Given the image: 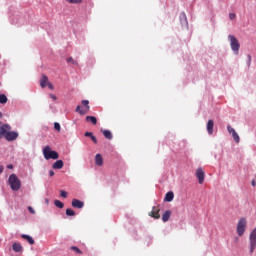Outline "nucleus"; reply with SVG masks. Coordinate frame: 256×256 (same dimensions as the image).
Wrapping results in <instances>:
<instances>
[{"mask_svg": "<svg viewBox=\"0 0 256 256\" xmlns=\"http://www.w3.org/2000/svg\"><path fill=\"white\" fill-rule=\"evenodd\" d=\"M85 137H90L91 138V136L93 135V133L92 132H85Z\"/></svg>", "mask_w": 256, "mask_h": 256, "instance_id": "obj_36", "label": "nucleus"}, {"mask_svg": "<svg viewBox=\"0 0 256 256\" xmlns=\"http://www.w3.org/2000/svg\"><path fill=\"white\" fill-rule=\"evenodd\" d=\"M82 105H84L85 109H81V106L76 107V112L80 115H87L91 107L89 106V100H83Z\"/></svg>", "mask_w": 256, "mask_h": 256, "instance_id": "obj_6", "label": "nucleus"}, {"mask_svg": "<svg viewBox=\"0 0 256 256\" xmlns=\"http://www.w3.org/2000/svg\"><path fill=\"white\" fill-rule=\"evenodd\" d=\"M102 133H103L105 139H108L109 141H111V139H113V134L111 133V131L103 130Z\"/></svg>", "mask_w": 256, "mask_h": 256, "instance_id": "obj_21", "label": "nucleus"}, {"mask_svg": "<svg viewBox=\"0 0 256 256\" xmlns=\"http://www.w3.org/2000/svg\"><path fill=\"white\" fill-rule=\"evenodd\" d=\"M8 99L7 96L5 94H0V103L2 105H5V103H7Z\"/></svg>", "mask_w": 256, "mask_h": 256, "instance_id": "obj_24", "label": "nucleus"}, {"mask_svg": "<svg viewBox=\"0 0 256 256\" xmlns=\"http://www.w3.org/2000/svg\"><path fill=\"white\" fill-rule=\"evenodd\" d=\"M0 117H3V113L0 112Z\"/></svg>", "mask_w": 256, "mask_h": 256, "instance_id": "obj_43", "label": "nucleus"}, {"mask_svg": "<svg viewBox=\"0 0 256 256\" xmlns=\"http://www.w3.org/2000/svg\"><path fill=\"white\" fill-rule=\"evenodd\" d=\"M28 211L32 213V215H35V209H33V207L29 206Z\"/></svg>", "mask_w": 256, "mask_h": 256, "instance_id": "obj_33", "label": "nucleus"}, {"mask_svg": "<svg viewBox=\"0 0 256 256\" xmlns=\"http://www.w3.org/2000/svg\"><path fill=\"white\" fill-rule=\"evenodd\" d=\"M90 139L93 141V143H95V145H97V137L92 135Z\"/></svg>", "mask_w": 256, "mask_h": 256, "instance_id": "obj_34", "label": "nucleus"}, {"mask_svg": "<svg viewBox=\"0 0 256 256\" xmlns=\"http://www.w3.org/2000/svg\"><path fill=\"white\" fill-rule=\"evenodd\" d=\"M228 39L230 40V47H231L232 51H234V53L236 55H238L239 49L241 47V44H239V40H237V38L233 35H229Z\"/></svg>", "mask_w": 256, "mask_h": 256, "instance_id": "obj_4", "label": "nucleus"}, {"mask_svg": "<svg viewBox=\"0 0 256 256\" xmlns=\"http://www.w3.org/2000/svg\"><path fill=\"white\" fill-rule=\"evenodd\" d=\"M227 130H228V133L232 134V137L235 143H239V141H241V138H239V134H237V132L233 129V127H231V125L227 126Z\"/></svg>", "mask_w": 256, "mask_h": 256, "instance_id": "obj_10", "label": "nucleus"}, {"mask_svg": "<svg viewBox=\"0 0 256 256\" xmlns=\"http://www.w3.org/2000/svg\"><path fill=\"white\" fill-rule=\"evenodd\" d=\"M43 155L44 159H46L47 161H49V159H59V153H57V151L51 150V146L44 147Z\"/></svg>", "mask_w": 256, "mask_h": 256, "instance_id": "obj_2", "label": "nucleus"}, {"mask_svg": "<svg viewBox=\"0 0 256 256\" xmlns=\"http://www.w3.org/2000/svg\"><path fill=\"white\" fill-rule=\"evenodd\" d=\"M54 175H55V172H54L53 170H50V171H49V176H50V177H53Z\"/></svg>", "mask_w": 256, "mask_h": 256, "instance_id": "obj_37", "label": "nucleus"}, {"mask_svg": "<svg viewBox=\"0 0 256 256\" xmlns=\"http://www.w3.org/2000/svg\"><path fill=\"white\" fill-rule=\"evenodd\" d=\"M12 249L15 253H23V246L19 242H15L12 245Z\"/></svg>", "mask_w": 256, "mask_h": 256, "instance_id": "obj_13", "label": "nucleus"}, {"mask_svg": "<svg viewBox=\"0 0 256 256\" xmlns=\"http://www.w3.org/2000/svg\"><path fill=\"white\" fill-rule=\"evenodd\" d=\"M64 163H63V160H57L53 165H52V168L53 169H63L64 167Z\"/></svg>", "mask_w": 256, "mask_h": 256, "instance_id": "obj_19", "label": "nucleus"}, {"mask_svg": "<svg viewBox=\"0 0 256 256\" xmlns=\"http://www.w3.org/2000/svg\"><path fill=\"white\" fill-rule=\"evenodd\" d=\"M252 186L255 187L256 186V182L255 180L252 181Z\"/></svg>", "mask_w": 256, "mask_h": 256, "instance_id": "obj_40", "label": "nucleus"}, {"mask_svg": "<svg viewBox=\"0 0 256 256\" xmlns=\"http://www.w3.org/2000/svg\"><path fill=\"white\" fill-rule=\"evenodd\" d=\"M8 169H13V165H9V166H8Z\"/></svg>", "mask_w": 256, "mask_h": 256, "instance_id": "obj_41", "label": "nucleus"}, {"mask_svg": "<svg viewBox=\"0 0 256 256\" xmlns=\"http://www.w3.org/2000/svg\"><path fill=\"white\" fill-rule=\"evenodd\" d=\"M246 229H247V219L240 218L237 224V235H239V237H243Z\"/></svg>", "mask_w": 256, "mask_h": 256, "instance_id": "obj_3", "label": "nucleus"}, {"mask_svg": "<svg viewBox=\"0 0 256 256\" xmlns=\"http://www.w3.org/2000/svg\"><path fill=\"white\" fill-rule=\"evenodd\" d=\"M18 137H19L18 132L9 130L8 133L6 134V136H4V139H6V141L11 142V141L17 140Z\"/></svg>", "mask_w": 256, "mask_h": 256, "instance_id": "obj_7", "label": "nucleus"}, {"mask_svg": "<svg viewBox=\"0 0 256 256\" xmlns=\"http://www.w3.org/2000/svg\"><path fill=\"white\" fill-rule=\"evenodd\" d=\"M213 127H215V122H213V120H209L207 123V132L209 135H213Z\"/></svg>", "mask_w": 256, "mask_h": 256, "instance_id": "obj_15", "label": "nucleus"}, {"mask_svg": "<svg viewBox=\"0 0 256 256\" xmlns=\"http://www.w3.org/2000/svg\"><path fill=\"white\" fill-rule=\"evenodd\" d=\"M159 207H153L152 211L149 213L150 217H153V219H160L161 215H159Z\"/></svg>", "mask_w": 256, "mask_h": 256, "instance_id": "obj_12", "label": "nucleus"}, {"mask_svg": "<svg viewBox=\"0 0 256 256\" xmlns=\"http://www.w3.org/2000/svg\"><path fill=\"white\" fill-rule=\"evenodd\" d=\"M49 97H50V99H52L53 101H57V96H55L54 94H50Z\"/></svg>", "mask_w": 256, "mask_h": 256, "instance_id": "obj_35", "label": "nucleus"}, {"mask_svg": "<svg viewBox=\"0 0 256 256\" xmlns=\"http://www.w3.org/2000/svg\"><path fill=\"white\" fill-rule=\"evenodd\" d=\"M47 87L53 91L55 89V86H53V84L51 82H47Z\"/></svg>", "mask_w": 256, "mask_h": 256, "instance_id": "obj_31", "label": "nucleus"}, {"mask_svg": "<svg viewBox=\"0 0 256 256\" xmlns=\"http://www.w3.org/2000/svg\"><path fill=\"white\" fill-rule=\"evenodd\" d=\"M67 195H68L67 191L60 190V197H63V199H67Z\"/></svg>", "mask_w": 256, "mask_h": 256, "instance_id": "obj_29", "label": "nucleus"}, {"mask_svg": "<svg viewBox=\"0 0 256 256\" xmlns=\"http://www.w3.org/2000/svg\"><path fill=\"white\" fill-rule=\"evenodd\" d=\"M21 237H22V239H25V241H27L30 245L35 244V240L33 239V237H31L27 234H22Z\"/></svg>", "mask_w": 256, "mask_h": 256, "instance_id": "obj_17", "label": "nucleus"}, {"mask_svg": "<svg viewBox=\"0 0 256 256\" xmlns=\"http://www.w3.org/2000/svg\"><path fill=\"white\" fill-rule=\"evenodd\" d=\"M54 129L56 131L60 132L61 131V124H59V122H55L54 123Z\"/></svg>", "mask_w": 256, "mask_h": 256, "instance_id": "obj_28", "label": "nucleus"}, {"mask_svg": "<svg viewBox=\"0 0 256 256\" xmlns=\"http://www.w3.org/2000/svg\"><path fill=\"white\" fill-rule=\"evenodd\" d=\"M70 249L71 251H75L76 253H78V255H83V251H81V249L76 246H72Z\"/></svg>", "mask_w": 256, "mask_h": 256, "instance_id": "obj_26", "label": "nucleus"}, {"mask_svg": "<svg viewBox=\"0 0 256 256\" xmlns=\"http://www.w3.org/2000/svg\"><path fill=\"white\" fill-rule=\"evenodd\" d=\"M67 63H72V65H77V61L73 59V57H70L67 59Z\"/></svg>", "mask_w": 256, "mask_h": 256, "instance_id": "obj_30", "label": "nucleus"}, {"mask_svg": "<svg viewBox=\"0 0 256 256\" xmlns=\"http://www.w3.org/2000/svg\"><path fill=\"white\" fill-rule=\"evenodd\" d=\"M9 131H11V126L8 124H3L2 126H0V139H2V137H6L7 134L9 133Z\"/></svg>", "mask_w": 256, "mask_h": 256, "instance_id": "obj_8", "label": "nucleus"}, {"mask_svg": "<svg viewBox=\"0 0 256 256\" xmlns=\"http://www.w3.org/2000/svg\"><path fill=\"white\" fill-rule=\"evenodd\" d=\"M54 205L56 207H58V209H63L65 207V204H63V202L59 201V200H55L54 201Z\"/></svg>", "mask_w": 256, "mask_h": 256, "instance_id": "obj_23", "label": "nucleus"}, {"mask_svg": "<svg viewBox=\"0 0 256 256\" xmlns=\"http://www.w3.org/2000/svg\"><path fill=\"white\" fill-rule=\"evenodd\" d=\"M95 163L98 167H101L103 165V156H101V154H96Z\"/></svg>", "mask_w": 256, "mask_h": 256, "instance_id": "obj_18", "label": "nucleus"}, {"mask_svg": "<svg viewBox=\"0 0 256 256\" xmlns=\"http://www.w3.org/2000/svg\"><path fill=\"white\" fill-rule=\"evenodd\" d=\"M171 218V210L166 211L163 216H162V221L164 223H167V221H169V219Z\"/></svg>", "mask_w": 256, "mask_h": 256, "instance_id": "obj_20", "label": "nucleus"}, {"mask_svg": "<svg viewBox=\"0 0 256 256\" xmlns=\"http://www.w3.org/2000/svg\"><path fill=\"white\" fill-rule=\"evenodd\" d=\"M66 215L68 217H75V212L73 211V209L68 208V209H66Z\"/></svg>", "mask_w": 256, "mask_h": 256, "instance_id": "obj_25", "label": "nucleus"}, {"mask_svg": "<svg viewBox=\"0 0 256 256\" xmlns=\"http://www.w3.org/2000/svg\"><path fill=\"white\" fill-rule=\"evenodd\" d=\"M86 121L92 123V125H97V118L95 116H87Z\"/></svg>", "mask_w": 256, "mask_h": 256, "instance_id": "obj_22", "label": "nucleus"}, {"mask_svg": "<svg viewBox=\"0 0 256 256\" xmlns=\"http://www.w3.org/2000/svg\"><path fill=\"white\" fill-rule=\"evenodd\" d=\"M236 17H237V15L235 13L229 14V19H231V21H233V19H235Z\"/></svg>", "mask_w": 256, "mask_h": 256, "instance_id": "obj_32", "label": "nucleus"}, {"mask_svg": "<svg viewBox=\"0 0 256 256\" xmlns=\"http://www.w3.org/2000/svg\"><path fill=\"white\" fill-rule=\"evenodd\" d=\"M72 207H74V209H83V207H85V203H83L81 200L73 199Z\"/></svg>", "mask_w": 256, "mask_h": 256, "instance_id": "obj_11", "label": "nucleus"}, {"mask_svg": "<svg viewBox=\"0 0 256 256\" xmlns=\"http://www.w3.org/2000/svg\"><path fill=\"white\" fill-rule=\"evenodd\" d=\"M65 1H67V3H71L72 5L83 3V0H65Z\"/></svg>", "mask_w": 256, "mask_h": 256, "instance_id": "obj_27", "label": "nucleus"}, {"mask_svg": "<svg viewBox=\"0 0 256 256\" xmlns=\"http://www.w3.org/2000/svg\"><path fill=\"white\" fill-rule=\"evenodd\" d=\"M248 59H249V61H251V56L250 55L248 56Z\"/></svg>", "mask_w": 256, "mask_h": 256, "instance_id": "obj_42", "label": "nucleus"}, {"mask_svg": "<svg viewBox=\"0 0 256 256\" xmlns=\"http://www.w3.org/2000/svg\"><path fill=\"white\" fill-rule=\"evenodd\" d=\"M45 203H46V205H49V199L48 198L45 199Z\"/></svg>", "mask_w": 256, "mask_h": 256, "instance_id": "obj_39", "label": "nucleus"}, {"mask_svg": "<svg viewBox=\"0 0 256 256\" xmlns=\"http://www.w3.org/2000/svg\"><path fill=\"white\" fill-rule=\"evenodd\" d=\"M4 169H5V168L0 165V173H3V170H4Z\"/></svg>", "mask_w": 256, "mask_h": 256, "instance_id": "obj_38", "label": "nucleus"}, {"mask_svg": "<svg viewBox=\"0 0 256 256\" xmlns=\"http://www.w3.org/2000/svg\"><path fill=\"white\" fill-rule=\"evenodd\" d=\"M250 241V253H254L256 249V228H254L249 236Z\"/></svg>", "mask_w": 256, "mask_h": 256, "instance_id": "obj_5", "label": "nucleus"}, {"mask_svg": "<svg viewBox=\"0 0 256 256\" xmlns=\"http://www.w3.org/2000/svg\"><path fill=\"white\" fill-rule=\"evenodd\" d=\"M173 199H175V194L173 193V191L166 193L165 198H164L165 201H167L168 203H171V201H173Z\"/></svg>", "mask_w": 256, "mask_h": 256, "instance_id": "obj_16", "label": "nucleus"}, {"mask_svg": "<svg viewBox=\"0 0 256 256\" xmlns=\"http://www.w3.org/2000/svg\"><path fill=\"white\" fill-rule=\"evenodd\" d=\"M196 177L198 179V183L203 185V181H205V171H203L201 168H198L196 170Z\"/></svg>", "mask_w": 256, "mask_h": 256, "instance_id": "obj_9", "label": "nucleus"}, {"mask_svg": "<svg viewBox=\"0 0 256 256\" xmlns=\"http://www.w3.org/2000/svg\"><path fill=\"white\" fill-rule=\"evenodd\" d=\"M47 83H49V77H47V75L43 74L40 79V87L42 89H45V87L47 86Z\"/></svg>", "mask_w": 256, "mask_h": 256, "instance_id": "obj_14", "label": "nucleus"}, {"mask_svg": "<svg viewBox=\"0 0 256 256\" xmlns=\"http://www.w3.org/2000/svg\"><path fill=\"white\" fill-rule=\"evenodd\" d=\"M9 184L12 191H19L21 189V180L15 174L9 176Z\"/></svg>", "mask_w": 256, "mask_h": 256, "instance_id": "obj_1", "label": "nucleus"}]
</instances>
